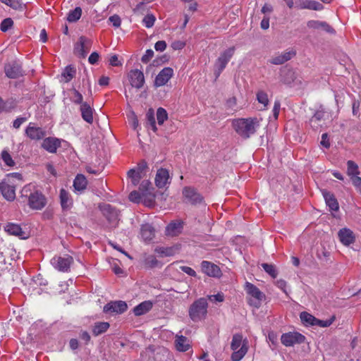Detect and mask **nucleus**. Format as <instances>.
Masks as SVG:
<instances>
[{
    "instance_id": "49",
    "label": "nucleus",
    "mask_w": 361,
    "mask_h": 361,
    "mask_svg": "<svg viewBox=\"0 0 361 361\" xmlns=\"http://www.w3.org/2000/svg\"><path fill=\"white\" fill-rule=\"evenodd\" d=\"M1 159L4 163L8 166H14L16 163L13 160L11 156L6 150H3L1 152Z\"/></svg>"
},
{
    "instance_id": "7",
    "label": "nucleus",
    "mask_w": 361,
    "mask_h": 361,
    "mask_svg": "<svg viewBox=\"0 0 361 361\" xmlns=\"http://www.w3.org/2000/svg\"><path fill=\"white\" fill-rule=\"evenodd\" d=\"M245 289L247 293L252 297L250 302L252 305L258 307L260 302L265 298V295L254 284L246 282Z\"/></svg>"
},
{
    "instance_id": "59",
    "label": "nucleus",
    "mask_w": 361,
    "mask_h": 361,
    "mask_svg": "<svg viewBox=\"0 0 361 361\" xmlns=\"http://www.w3.org/2000/svg\"><path fill=\"white\" fill-rule=\"evenodd\" d=\"M353 185L361 193V177L356 176L350 178Z\"/></svg>"
},
{
    "instance_id": "39",
    "label": "nucleus",
    "mask_w": 361,
    "mask_h": 361,
    "mask_svg": "<svg viewBox=\"0 0 361 361\" xmlns=\"http://www.w3.org/2000/svg\"><path fill=\"white\" fill-rule=\"evenodd\" d=\"M347 174L350 178L360 174L358 165L354 161H347Z\"/></svg>"
},
{
    "instance_id": "26",
    "label": "nucleus",
    "mask_w": 361,
    "mask_h": 361,
    "mask_svg": "<svg viewBox=\"0 0 361 361\" xmlns=\"http://www.w3.org/2000/svg\"><path fill=\"white\" fill-rule=\"evenodd\" d=\"M0 191L4 197L8 201H13L16 198L15 187L2 181L0 183Z\"/></svg>"
},
{
    "instance_id": "47",
    "label": "nucleus",
    "mask_w": 361,
    "mask_h": 361,
    "mask_svg": "<svg viewBox=\"0 0 361 361\" xmlns=\"http://www.w3.org/2000/svg\"><path fill=\"white\" fill-rule=\"evenodd\" d=\"M140 191L142 192V195L147 192H152L153 187L152 183L148 180H142L139 187Z\"/></svg>"
},
{
    "instance_id": "16",
    "label": "nucleus",
    "mask_w": 361,
    "mask_h": 361,
    "mask_svg": "<svg viewBox=\"0 0 361 361\" xmlns=\"http://www.w3.org/2000/svg\"><path fill=\"white\" fill-rule=\"evenodd\" d=\"M295 8L298 9L322 11L324 9V6L321 3L313 0H296Z\"/></svg>"
},
{
    "instance_id": "64",
    "label": "nucleus",
    "mask_w": 361,
    "mask_h": 361,
    "mask_svg": "<svg viewBox=\"0 0 361 361\" xmlns=\"http://www.w3.org/2000/svg\"><path fill=\"white\" fill-rule=\"evenodd\" d=\"M80 338L85 341V345H87L91 340L90 334L86 331H83L80 333Z\"/></svg>"
},
{
    "instance_id": "60",
    "label": "nucleus",
    "mask_w": 361,
    "mask_h": 361,
    "mask_svg": "<svg viewBox=\"0 0 361 361\" xmlns=\"http://www.w3.org/2000/svg\"><path fill=\"white\" fill-rule=\"evenodd\" d=\"M109 20L113 24L115 27H118L121 25V18L118 15H113L109 18Z\"/></svg>"
},
{
    "instance_id": "8",
    "label": "nucleus",
    "mask_w": 361,
    "mask_h": 361,
    "mask_svg": "<svg viewBox=\"0 0 361 361\" xmlns=\"http://www.w3.org/2000/svg\"><path fill=\"white\" fill-rule=\"evenodd\" d=\"M99 209L108 222L116 227L119 221V212L109 204H104L99 206Z\"/></svg>"
},
{
    "instance_id": "32",
    "label": "nucleus",
    "mask_w": 361,
    "mask_h": 361,
    "mask_svg": "<svg viewBox=\"0 0 361 361\" xmlns=\"http://www.w3.org/2000/svg\"><path fill=\"white\" fill-rule=\"evenodd\" d=\"M281 72V80L284 84L290 85L296 79L295 72L292 68H285Z\"/></svg>"
},
{
    "instance_id": "10",
    "label": "nucleus",
    "mask_w": 361,
    "mask_h": 361,
    "mask_svg": "<svg viewBox=\"0 0 361 361\" xmlns=\"http://www.w3.org/2000/svg\"><path fill=\"white\" fill-rule=\"evenodd\" d=\"M128 308V305L125 301L114 300L106 303L103 308V312L107 314H121L126 312Z\"/></svg>"
},
{
    "instance_id": "38",
    "label": "nucleus",
    "mask_w": 361,
    "mask_h": 361,
    "mask_svg": "<svg viewBox=\"0 0 361 361\" xmlns=\"http://www.w3.org/2000/svg\"><path fill=\"white\" fill-rule=\"evenodd\" d=\"M2 112H11L13 109H15L17 106V101L16 99L11 97L7 99L6 100H3V104L1 105Z\"/></svg>"
},
{
    "instance_id": "5",
    "label": "nucleus",
    "mask_w": 361,
    "mask_h": 361,
    "mask_svg": "<svg viewBox=\"0 0 361 361\" xmlns=\"http://www.w3.org/2000/svg\"><path fill=\"white\" fill-rule=\"evenodd\" d=\"M235 47H231L225 51H224L219 58L216 59L214 67H215V75L218 78L224 69L226 68L227 63L233 57L235 53Z\"/></svg>"
},
{
    "instance_id": "42",
    "label": "nucleus",
    "mask_w": 361,
    "mask_h": 361,
    "mask_svg": "<svg viewBox=\"0 0 361 361\" xmlns=\"http://www.w3.org/2000/svg\"><path fill=\"white\" fill-rule=\"evenodd\" d=\"M262 267L266 273H267L273 279H276L278 276V271L275 265L267 263H262Z\"/></svg>"
},
{
    "instance_id": "3",
    "label": "nucleus",
    "mask_w": 361,
    "mask_h": 361,
    "mask_svg": "<svg viewBox=\"0 0 361 361\" xmlns=\"http://www.w3.org/2000/svg\"><path fill=\"white\" fill-rule=\"evenodd\" d=\"M231 348L233 351L231 356V360L240 361L247 353V341H243V336L240 334H235L233 336Z\"/></svg>"
},
{
    "instance_id": "24",
    "label": "nucleus",
    "mask_w": 361,
    "mask_h": 361,
    "mask_svg": "<svg viewBox=\"0 0 361 361\" xmlns=\"http://www.w3.org/2000/svg\"><path fill=\"white\" fill-rule=\"evenodd\" d=\"M322 193L325 200L326 205L329 207L330 211H338L339 205L335 195L332 192L325 189L322 190Z\"/></svg>"
},
{
    "instance_id": "41",
    "label": "nucleus",
    "mask_w": 361,
    "mask_h": 361,
    "mask_svg": "<svg viewBox=\"0 0 361 361\" xmlns=\"http://www.w3.org/2000/svg\"><path fill=\"white\" fill-rule=\"evenodd\" d=\"M146 119L147 124L150 126L152 130L156 133L157 128L156 126V121L154 117V111L152 109H149L146 114Z\"/></svg>"
},
{
    "instance_id": "45",
    "label": "nucleus",
    "mask_w": 361,
    "mask_h": 361,
    "mask_svg": "<svg viewBox=\"0 0 361 361\" xmlns=\"http://www.w3.org/2000/svg\"><path fill=\"white\" fill-rule=\"evenodd\" d=\"M71 91L73 94L71 99L74 104H80V106L82 105V104H84L83 97L78 90H77L75 88H73L71 90Z\"/></svg>"
},
{
    "instance_id": "36",
    "label": "nucleus",
    "mask_w": 361,
    "mask_h": 361,
    "mask_svg": "<svg viewBox=\"0 0 361 361\" xmlns=\"http://www.w3.org/2000/svg\"><path fill=\"white\" fill-rule=\"evenodd\" d=\"M295 54V52L291 51L283 52L281 55L272 58L270 63L274 65H281L289 61Z\"/></svg>"
},
{
    "instance_id": "54",
    "label": "nucleus",
    "mask_w": 361,
    "mask_h": 361,
    "mask_svg": "<svg viewBox=\"0 0 361 361\" xmlns=\"http://www.w3.org/2000/svg\"><path fill=\"white\" fill-rule=\"evenodd\" d=\"M156 18L152 14H147L142 20V22L146 27H152L154 25Z\"/></svg>"
},
{
    "instance_id": "20",
    "label": "nucleus",
    "mask_w": 361,
    "mask_h": 361,
    "mask_svg": "<svg viewBox=\"0 0 361 361\" xmlns=\"http://www.w3.org/2000/svg\"><path fill=\"white\" fill-rule=\"evenodd\" d=\"M302 322L305 326H314L317 325L321 327L329 326L334 321L336 317H331L327 320H321L317 317H300Z\"/></svg>"
},
{
    "instance_id": "43",
    "label": "nucleus",
    "mask_w": 361,
    "mask_h": 361,
    "mask_svg": "<svg viewBox=\"0 0 361 361\" xmlns=\"http://www.w3.org/2000/svg\"><path fill=\"white\" fill-rule=\"evenodd\" d=\"M75 74V68L71 66H68L66 67L64 71L62 73V77L65 78V82H68L71 81Z\"/></svg>"
},
{
    "instance_id": "61",
    "label": "nucleus",
    "mask_w": 361,
    "mask_h": 361,
    "mask_svg": "<svg viewBox=\"0 0 361 361\" xmlns=\"http://www.w3.org/2000/svg\"><path fill=\"white\" fill-rule=\"evenodd\" d=\"M147 168V163L145 160H141L138 164L135 169L136 172L141 174Z\"/></svg>"
},
{
    "instance_id": "53",
    "label": "nucleus",
    "mask_w": 361,
    "mask_h": 361,
    "mask_svg": "<svg viewBox=\"0 0 361 361\" xmlns=\"http://www.w3.org/2000/svg\"><path fill=\"white\" fill-rule=\"evenodd\" d=\"M129 200L131 202L138 203L142 200V195L140 191L133 190L129 195Z\"/></svg>"
},
{
    "instance_id": "57",
    "label": "nucleus",
    "mask_w": 361,
    "mask_h": 361,
    "mask_svg": "<svg viewBox=\"0 0 361 361\" xmlns=\"http://www.w3.org/2000/svg\"><path fill=\"white\" fill-rule=\"evenodd\" d=\"M317 256L319 259H328L330 256V252L326 250L325 247H322L320 250H318L317 251Z\"/></svg>"
},
{
    "instance_id": "33",
    "label": "nucleus",
    "mask_w": 361,
    "mask_h": 361,
    "mask_svg": "<svg viewBox=\"0 0 361 361\" xmlns=\"http://www.w3.org/2000/svg\"><path fill=\"white\" fill-rule=\"evenodd\" d=\"M153 303L150 300H146L133 308V312L135 316H141L147 314L149 310H152Z\"/></svg>"
},
{
    "instance_id": "35",
    "label": "nucleus",
    "mask_w": 361,
    "mask_h": 361,
    "mask_svg": "<svg viewBox=\"0 0 361 361\" xmlns=\"http://www.w3.org/2000/svg\"><path fill=\"white\" fill-rule=\"evenodd\" d=\"M87 185L86 177L83 174H78L73 180V187L75 190L80 192H83Z\"/></svg>"
},
{
    "instance_id": "15",
    "label": "nucleus",
    "mask_w": 361,
    "mask_h": 361,
    "mask_svg": "<svg viewBox=\"0 0 361 361\" xmlns=\"http://www.w3.org/2000/svg\"><path fill=\"white\" fill-rule=\"evenodd\" d=\"M173 75V70L170 67L163 68L154 80V86L160 87L166 85Z\"/></svg>"
},
{
    "instance_id": "48",
    "label": "nucleus",
    "mask_w": 361,
    "mask_h": 361,
    "mask_svg": "<svg viewBox=\"0 0 361 361\" xmlns=\"http://www.w3.org/2000/svg\"><path fill=\"white\" fill-rule=\"evenodd\" d=\"M128 176L131 179L132 183L134 185H137L142 178L141 174L136 172L135 169H132L128 171Z\"/></svg>"
},
{
    "instance_id": "63",
    "label": "nucleus",
    "mask_w": 361,
    "mask_h": 361,
    "mask_svg": "<svg viewBox=\"0 0 361 361\" xmlns=\"http://www.w3.org/2000/svg\"><path fill=\"white\" fill-rule=\"evenodd\" d=\"M154 48L158 51H163L166 48V43L164 40L158 41L155 43Z\"/></svg>"
},
{
    "instance_id": "30",
    "label": "nucleus",
    "mask_w": 361,
    "mask_h": 361,
    "mask_svg": "<svg viewBox=\"0 0 361 361\" xmlns=\"http://www.w3.org/2000/svg\"><path fill=\"white\" fill-rule=\"evenodd\" d=\"M175 346L179 352H186L191 348L188 338L182 335L176 336Z\"/></svg>"
},
{
    "instance_id": "52",
    "label": "nucleus",
    "mask_w": 361,
    "mask_h": 361,
    "mask_svg": "<svg viewBox=\"0 0 361 361\" xmlns=\"http://www.w3.org/2000/svg\"><path fill=\"white\" fill-rule=\"evenodd\" d=\"M142 200L147 205L151 206L154 203L155 195L153 192L147 193L145 192L144 195H142Z\"/></svg>"
},
{
    "instance_id": "28",
    "label": "nucleus",
    "mask_w": 361,
    "mask_h": 361,
    "mask_svg": "<svg viewBox=\"0 0 361 361\" xmlns=\"http://www.w3.org/2000/svg\"><path fill=\"white\" fill-rule=\"evenodd\" d=\"M338 235L341 242L345 245H349L355 241L353 233L348 228L341 229L338 231Z\"/></svg>"
},
{
    "instance_id": "46",
    "label": "nucleus",
    "mask_w": 361,
    "mask_h": 361,
    "mask_svg": "<svg viewBox=\"0 0 361 361\" xmlns=\"http://www.w3.org/2000/svg\"><path fill=\"white\" fill-rule=\"evenodd\" d=\"M157 119L159 125H162L168 119V114L166 109L162 107L157 109Z\"/></svg>"
},
{
    "instance_id": "50",
    "label": "nucleus",
    "mask_w": 361,
    "mask_h": 361,
    "mask_svg": "<svg viewBox=\"0 0 361 361\" xmlns=\"http://www.w3.org/2000/svg\"><path fill=\"white\" fill-rule=\"evenodd\" d=\"M1 3L10 6L13 9L22 8V2L20 0H0Z\"/></svg>"
},
{
    "instance_id": "11",
    "label": "nucleus",
    "mask_w": 361,
    "mask_h": 361,
    "mask_svg": "<svg viewBox=\"0 0 361 361\" xmlns=\"http://www.w3.org/2000/svg\"><path fill=\"white\" fill-rule=\"evenodd\" d=\"M92 42L91 39L85 36L79 37L78 41L75 44L74 53L80 58H85L87 53L90 51Z\"/></svg>"
},
{
    "instance_id": "6",
    "label": "nucleus",
    "mask_w": 361,
    "mask_h": 361,
    "mask_svg": "<svg viewBox=\"0 0 361 361\" xmlns=\"http://www.w3.org/2000/svg\"><path fill=\"white\" fill-rule=\"evenodd\" d=\"M306 338L298 331H289L284 333L281 336V342L286 347H293L295 345L302 344Z\"/></svg>"
},
{
    "instance_id": "14",
    "label": "nucleus",
    "mask_w": 361,
    "mask_h": 361,
    "mask_svg": "<svg viewBox=\"0 0 361 361\" xmlns=\"http://www.w3.org/2000/svg\"><path fill=\"white\" fill-rule=\"evenodd\" d=\"M201 268L202 271L210 277L220 278L222 275L219 267L211 262H202Z\"/></svg>"
},
{
    "instance_id": "1",
    "label": "nucleus",
    "mask_w": 361,
    "mask_h": 361,
    "mask_svg": "<svg viewBox=\"0 0 361 361\" xmlns=\"http://www.w3.org/2000/svg\"><path fill=\"white\" fill-rule=\"evenodd\" d=\"M232 126L241 137L248 139L256 133L257 128L259 126V122L257 118H242L233 120Z\"/></svg>"
},
{
    "instance_id": "55",
    "label": "nucleus",
    "mask_w": 361,
    "mask_h": 361,
    "mask_svg": "<svg viewBox=\"0 0 361 361\" xmlns=\"http://www.w3.org/2000/svg\"><path fill=\"white\" fill-rule=\"evenodd\" d=\"M13 25V21L11 18H5L1 23V30L3 32H6L9 30Z\"/></svg>"
},
{
    "instance_id": "51",
    "label": "nucleus",
    "mask_w": 361,
    "mask_h": 361,
    "mask_svg": "<svg viewBox=\"0 0 361 361\" xmlns=\"http://www.w3.org/2000/svg\"><path fill=\"white\" fill-rule=\"evenodd\" d=\"M257 99L259 103L264 104V106L268 105V103H269L268 95L265 92H264L262 90L259 91L257 93Z\"/></svg>"
},
{
    "instance_id": "58",
    "label": "nucleus",
    "mask_w": 361,
    "mask_h": 361,
    "mask_svg": "<svg viewBox=\"0 0 361 361\" xmlns=\"http://www.w3.org/2000/svg\"><path fill=\"white\" fill-rule=\"evenodd\" d=\"M185 46V43L180 40H176L173 42L171 44V47L173 50H180L183 49Z\"/></svg>"
},
{
    "instance_id": "19",
    "label": "nucleus",
    "mask_w": 361,
    "mask_h": 361,
    "mask_svg": "<svg viewBox=\"0 0 361 361\" xmlns=\"http://www.w3.org/2000/svg\"><path fill=\"white\" fill-rule=\"evenodd\" d=\"M129 79L131 85L137 89H140L145 83L144 74L138 69L130 71Z\"/></svg>"
},
{
    "instance_id": "22",
    "label": "nucleus",
    "mask_w": 361,
    "mask_h": 361,
    "mask_svg": "<svg viewBox=\"0 0 361 361\" xmlns=\"http://www.w3.org/2000/svg\"><path fill=\"white\" fill-rule=\"evenodd\" d=\"M42 147L50 153H55L61 147V140L56 137H49L44 139Z\"/></svg>"
},
{
    "instance_id": "56",
    "label": "nucleus",
    "mask_w": 361,
    "mask_h": 361,
    "mask_svg": "<svg viewBox=\"0 0 361 361\" xmlns=\"http://www.w3.org/2000/svg\"><path fill=\"white\" fill-rule=\"evenodd\" d=\"M154 51L152 49H147L145 54L142 56L141 61L144 63H147L153 57Z\"/></svg>"
},
{
    "instance_id": "27",
    "label": "nucleus",
    "mask_w": 361,
    "mask_h": 361,
    "mask_svg": "<svg viewBox=\"0 0 361 361\" xmlns=\"http://www.w3.org/2000/svg\"><path fill=\"white\" fill-rule=\"evenodd\" d=\"M81 116L87 123L92 124L93 123V109L90 106V103L85 102L82 104L80 108Z\"/></svg>"
},
{
    "instance_id": "62",
    "label": "nucleus",
    "mask_w": 361,
    "mask_h": 361,
    "mask_svg": "<svg viewBox=\"0 0 361 361\" xmlns=\"http://www.w3.org/2000/svg\"><path fill=\"white\" fill-rule=\"evenodd\" d=\"M268 339L272 343V345H276L278 341L277 334L273 331H269L268 333Z\"/></svg>"
},
{
    "instance_id": "44",
    "label": "nucleus",
    "mask_w": 361,
    "mask_h": 361,
    "mask_svg": "<svg viewBox=\"0 0 361 361\" xmlns=\"http://www.w3.org/2000/svg\"><path fill=\"white\" fill-rule=\"evenodd\" d=\"M143 264L145 268L152 269L158 265L159 261L154 255H149L145 258Z\"/></svg>"
},
{
    "instance_id": "12",
    "label": "nucleus",
    "mask_w": 361,
    "mask_h": 361,
    "mask_svg": "<svg viewBox=\"0 0 361 361\" xmlns=\"http://www.w3.org/2000/svg\"><path fill=\"white\" fill-rule=\"evenodd\" d=\"M51 263L59 271L68 272L70 270L71 265L73 263V259L69 255L64 257L56 256L51 259Z\"/></svg>"
},
{
    "instance_id": "25",
    "label": "nucleus",
    "mask_w": 361,
    "mask_h": 361,
    "mask_svg": "<svg viewBox=\"0 0 361 361\" xmlns=\"http://www.w3.org/2000/svg\"><path fill=\"white\" fill-rule=\"evenodd\" d=\"M169 173L166 169H158L155 177V185L159 188H162L169 183Z\"/></svg>"
},
{
    "instance_id": "34",
    "label": "nucleus",
    "mask_w": 361,
    "mask_h": 361,
    "mask_svg": "<svg viewBox=\"0 0 361 361\" xmlns=\"http://www.w3.org/2000/svg\"><path fill=\"white\" fill-rule=\"evenodd\" d=\"M110 327V324L106 322H97L92 326L93 336H98L104 334Z\"/></svg>"
},
{
    "instance_id": "2",
    "label": "nucleus",
    "mask_w": 361,
    "mask_h": 361,
    "mask_svg": "<svg viewBox=\"0 0 361 361\" xmlns=\"http://www.w3.org/2000/svg\"><path fill=\"white\" fill-rule=\"evenodd\" d=\"M20 193L21 197L27 199V204L32 209L42 210L47 204L45 195L38 190H32L30 185L23 187Z\"/></svg>"
},
{
    "instance_id": "18",
    "label": "nucleus",
    "mask_w": 361,
    "mask_h": 361,
    "mask_svg": "<svg viewBox=\"0 0 361 361\" xmlns=\"http://www.w3.org/2000/svg\"><path fill=\"white\" fill-rule=\"evenodd\" d=\"M307 26L312 30H322L329 34H335L336 30L326 22L311 20L307 21Z\"/></svg>"
},
{
    "instance_id": "21",
    "label": "nucleus",
    "mask_w": 361,
    "mask_h": 361,
    "mask_svg": "<svg viewBox=\"0 0 361 361\" xmlns=\"http://www.w3.org/2000/svg\"><path fill=\"white\" fill-rule=\"evenodd\" d=\"M26 135L31 140H41L46 135V132L39 127L33 126L30 123L25 129Z\"/></svg>"
},
{
    "instance_id": "40",
    "label": "nucleus",
    "mask_w": 361,
    "mask_h": 361,
    "mask_svg": "<svg viewBox=\"0 0 361 361\" xmlns=\"http://www.w3.org/2000/svg\"><path fill=\"white\" fill-rule=\"evenodd\" d=\"M82 15V9L80 7H76L75 9L70 11L68 13L67 20L70 23L76 22L80 19Z\"/></svg>"
},
{
    "instance_id": "23",
    "label": "nucleus",
    "mask_w": 361,
    "mask_h": 361,
    "mask_svg": "<svg viewBox=\"0 0 361 361\" xmlns=\"http://www.w3.org/2000/svg\"><path fill=\"white\" fill-rule=\"evenodd\" d=\"M5 231L10 235L18 236L20 239H27L28 238L27 233L17 224L8 223L5 227Z\"/></svg>"
},
{
    "instance_id": "31",
    "label": "nucleus",
    "mask_w": 361,
    "mask_h": 361,
    "mask_svg": "<svg viewBox=\"0 0 361 361\" xmlns=\"http://www.w3.org/2000/svg\"><path fill=\"white\" fill-rule=\"evenodd\" d=\"M60 203L63 211L69 210L73 206V200L71 199L68 192L65 189L60 190Z\"/></svg>"
},
{
    "instance_id": "29",
    "label": "nucleus",
    "mask_w": 361,
    "mask_h": 361,
    "mask_svg": "<svg viewBox=\"0 0 361 361\" xmlns=\"http://www.w3.org/2000/svg\"><path fill=\"white\" fill-rule=\"evenodd\" d=\"M140 234L145 241L150 242L155 236V230L149 224H143L141 226Z\"/></svg>"
},
{
    "instance_id": "9",
    "label": "nucleus",
    "mask_w": 361,
    "mask_h": 361,
    "mask_svg": "<svg viewBox=\"0 0 361 361\" xmlns=\"http://www.w3.org/2000/svg\"><path fill=\"white\" fill-rule=\"evenodd\" d=\"M4 69L6 76L11 79L19 78L24 75L22 65L17 61L5 63Z\"/></svg>"
},
{
    "instance_id": "17",
    "label": "nucleus",
    "mask_w": 361,
    "mask_h": 361,
    "mask_svg": "<svg viewBox=\"0 0 361 361\" xmlns=\"http://www.w3.org/2000/svg\"><path fill=\"white\" fill-rule=\"evenodd\" d=\"M324 115V111L318 110L310 118L309 124L314 130H318L325 125Z\"/></svg>"
},
{
    "instance_id": "13",
    "label": "nucleus",
    "mask_w": 361,
    "mask_h": 361,
    "mask_svg": "<svg viewBox=\"0 0 361 361\" xmlns=\"http://www.w3.org/2000/svg\"><path fill=\"white\" fill-rule=\"evenodd\" d=\"M207 301L205 298H200L195 301L189 310V316H204L207 314Z\"/></svg>"
},
{
    "instance_id": "4",
    "label": "nucleus",
    "mask_w": 361,
    "mask_h": 361,
    "mask_svg": "<svg viewBox=\"0 0 361 361\" xmlns=\"http://www.w3.org/2000/svg\"><path fill=\"white\" fill-rule=\"evenodd\" d=\"M184 202L193 206L204 203V198L198 190L192 186H185L182 191Z\"/></svg>"
},
{
    "instance_id": "37",
    "label": "nucleus",
    "mask_w": 361,
    "mask_h": 361,
    "mask_svg": "<svg viewBox=\"0 0 361 361\" xmlns=\"http://www.w3.org/2000/svg\"><path fill=\"white\" fill-rule=\"evenodd\" d=\"M183 228L180 222H171L166 228V232L170 235H177L180 233V230Z\"/></svg>"
}]
</instances>
